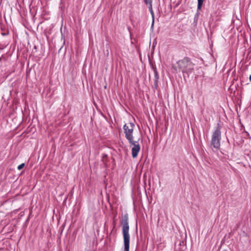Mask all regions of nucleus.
Listing matches in <instances>:
<instances>
[{"label":"nucleus","mask_w":251,"mask_h":251,"mask_svg":"<svg viewBox=\"0 0 251 251\" xmlns=\"http://www.w3.org/2000/svg\"><path fill=\"white\" fill-rule=\"evenodd\" d=\"M176 64L179 71L182 72L184 78H189L190 75L194 73L195 64L192 62L190 58L184 57L179 60Z\"/></svg>","instance_id":"nucleus-1"},{"label":"nucleus","mask_w":251,"mask_h":251,"mask_svg":"<svg viewBox=\"0 0 251 251\" xmlns=\"http://www.w3.org/2000/svg\"><path fill=\"white\" fill-rule=\"evenodd\" d=\"M121 223L122 226V233L124 237V251H129L130 236L129 234V226L127 214H126L123 216Z\"/></svg>","instance_id":"nucleus-2"},{"label":"nucleus","mask_w":251,"mask_h":251,"mask_svg":"<svg viewBox=\"0 0 251 251\" xmlns=\"http://www.w3.org/2000/svg\"><path fill=\"white\" fill-rule=\"evenodd\" d=\"M221 126L218 124L215 130L212 132L210 147L219 150L221 147Z\"/></svg>","instance_id":"nucleus-3"},{"label":"nucleus","mask_w":251,"mask_h":251,"mask_svg":"<svg viewBox=\"0 0 251 251\" xmlns=\"http://www.w3.org/2000/svg\"><path fill=\"white\" fill-rule=\"evenodd\" d=\"M135 125L133 123L130 122L128 124H125L123 127L124 133L126 139L128 140L129 143H133V132Z\"/></svg>","instance_id":"nucleus-4"},{"label":"nucleus","mask_w":251,"mask_h":251,"mask_svg":"<svg viewBox=\"0 0 251 251\" xmlns=\"http://www.w3.org/2000/svg\"><path fill=\"white\" fill-rule=\"evenodd\" d=\"M175 246L176 251H184L186 249V241L177 239L175 242Z\"/></svg>","instance_id":"nucleus-5"},{"label":"nucleus","mask_w":251,"mask_h":251,"mask_svg":"<svg viewBox=\"0 0 251 251\" xmlns=\"http://www.w3.org/2000/svg\"><path fill=\"white\" fill-rule=\"evenodd\" d=\"M133 143H129L130 147L133 146L131 150L132 156L133 158H135L137 156L140 150V146L138 143L137 141L132 140Z\"/></svg>","instance_id":"nucleus-6"},{"label":"nucleus","mask_w":251,"mask_h":251,"mask_svg":"<svg viewBox=\"0 0 251 251\" xmlns=\"http://www.w3.org/2000/svg\"><path fill=\"white\" fill-rule=\"evenodd\" d=\"M145 3L148 6L149 10L152 15L153 18V22H154V12L152 9V0H143Z\"/></svg>","instance_id":"nucleus-7"},{"label":"nucleus","mask_w":251,"mask_h":251,"mask_svg":"<svg viewBox=\"0 0 251 251\" xmlns=\"http://www.w3.org/2000/svg\"><path fill=\"white\" fill-rule=\"evenodd\" d=\"M153 72L154 74V85L156 88L157 87L158 85V82L159 79V74L157 71V70L156 68H153Z\"/></svg>","instance_id":"nucleus-8"},{"label":"nucleus","mask_w":251,"mask_h":251,"mask_svg":"<svg viewBox=\"0 0 251 251\" xmlns=\"http://www.w3.org/2000/svg\"><path fill=\"white\" fill-rule=\"evenodd\" d=\"M204 1V0H198L197 11L201 10ZM199 15V12L198 11H197V12L195 16V19H196V18H197V19H198Z\"/></svg>","instance_id":"nucleus-9"},{"label":"nucleus","mask_w":251,"mask_h":251,"mask_svg":"<svg viewBox=\"0 0 251 251\" xmlns=\"http://www.w3.org/2000/svg\"><path fill=\"white\" fill-rule=\"evenodd\" d=\"M24 166H25V164L22 163L18 166V169L19 170H20L22 169Z\"/></svg>","instance_id":"nucleus-10"},{"label":"nucleus","mask_w":251,"mask_h":251,"mask_svg":"<svg viewBox=\"0 0 251 251\" xmlns=\"http://www.w3.org/2000/svg\"><path fill=\"white\" fill-rule=\"evenodd\" d=\"M249 79H250V81H251V75H250V76L249 77Z\"/></svg>","instance_id":"nucleus-11"}]
</instances>
